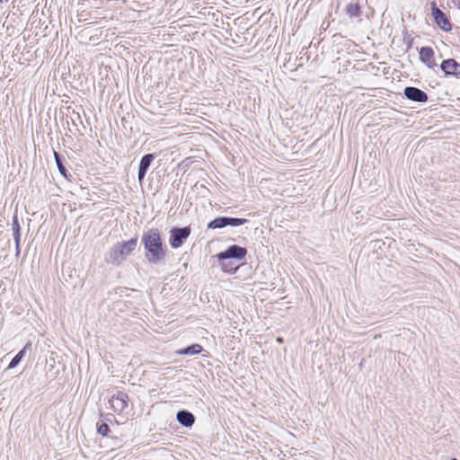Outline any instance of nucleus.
<instances>
[{
    "mask_svg": "<svg viewBox=\"0 0 460 460\" xmlns=\"http://www.w3.org/2000/svg\"><path fill=\"white\" fill-rule=\"evenodd\" d=\"M226 217H217L208 223V227L212 229H219L226 226Z\"/></svg>",
    "mask_w": 460,
    "mask_h": 460,
    "instance_id": "nucleus-14",
    "label": "nucleus"
},
{
    "mask_svg": "<svg viewBox=\"0 0 460 460\" xmlns=\"http://www.w3.org/2000/svg\"><path fill=\"white\" fill-rule=\"evenodd\" d=\"M169 234L170 245L173 249H177L181 247L183 244L184 241L190 236V228L189 226L182 228L173 227L170 230Z\"/></svg>",
    "mask_w": 460,
    "mask_h": 460,
    "instance_id": "nucleus-3",
    "label": "nucleus"
},
{
    "mask_svg": "<svg viewBox=\"0 0 460 460\" xmlns=\"http://www.w3.org/2000/svg\"><path fill=\"white\" fill-rule=\"evenodd\" d=\"M277 341H278L279 343H281V342H283V340H282V338L279 337V338H277Z\"/></svg>",
    "mask_w": 460,
    "mask_h": 460,
    "instance_id": "nucleus-22",
    "label": "nucleus"
},
{
    "mask_svg": "<svg viewBox=\"0 0 460 460\" xmlns=\"http://www.w3.org/2000/svg\"><path fill=\"white\" fill-rule=\"evenodd\" d=\"M221 269L227 273H234L238 269L237 266H234L232 262L226 261H219Z\"/></svg>",
    "mask_w": 460,
    "mask_h": 460,
    "instance_id": "nucleus-16",
    "label": "nucleus"
},
{
    "mask_svg": "<svg viewBox=\"0 0 460 460\" xmlns=\"http://www.w3.org/2000/svg\"><path fill=\"white\" fill-rule=\"evenodd\" d=\"M128 396L125 393L119 392L116 395L112 396L111 402L112 407L116 411H121L128 406Z\"/></svg>",
    "mask_w": 460,
    "mask_h": 460,
    "instance_id": "nucleus-9",
    "label": "nucleus"
},
{
    "mask_svg": "<svg viewBox=\"0 0 460 460\" xmlns=\"http://www.w3.org/2000/svg\"><path fill=\"white\" fill-rule=\"evenodd\" d=\"M420 59L421 62L426 64L429 68L436 66L434 60V51L429 47H422L420 50Z\"/></svg>",
    "mask_w": 460,
    "mask_h": 460,
    "instance_id": "nucleus-7",
    "label": "nucleus"
},
{
    "mask_svg": "<svg viewBox=\"0 0 460 460\" xmlns=\"http://www.w3.org/2000/svg\"><path fill=\"white\" fill-rule=\"evenodd\" d=\"M404 95L407 99L418 102H425L428 100V95L425 92L411 86H408L404 89Z\"/></svg>",
    "mask_w": 460,
    "mask_h": 460,
    "instance_id": "nucleus-6",
    "label": "nucleus"
},
{
    "mask_svg": "<svg viewBox=\"0 0 460 460\" xmlns=\"http://www.w3.org/2000/svg\"><path fill=\"white\" fill-rule=\"evenodd\" d=\"M54 155H55V160H56V163H57V165L58 167L60 173L63 174L64 176H66V168L63 165V164L61 163L58 154L57 152H54Z\"/></svg>",
    "mask_w": 460,
    "mask_h": 460,
    "instance_id": "nucleus-18",
    "label": "nucleus"
},
{
    "mask_svg": "<svg viewBox=\"0 0 460 460\" xmlns=\"http://www.w3.org/2000/svg\"><path fill=\"white\" fill-rule=\"evenodd\" d=\"M13 237H14V241H15V246H19L21 234L18 232V228L16 229L15 233L13 234Z\"/></svg>",
    "mask_w": 460,
    "mask_h": 460,
    "instance_id": "nucleus-20",
    "label": "nucleus"
},
{
    "mask_svg": "<svg viewBox=\"0 0 460 460\" xmlns=\"http://www.w3.org/2000/svg\"><path fill=\"white\" fill-rule=\"evenodd\" d=\"M142 243L146 250V257L150 263H157L165 257L161 234L157 228H152L142 235Z\"/></svg>",
    "mask_w": 460,
    "mask_h": 460,
    "instance_id": "nucleus-1",
    "label": "nucleus"
},
{
    "mask_svg": "<svg viewBox=\"0 0 460 460\" xmlns=\"http://www.w3.org/2000/svg\"><path fill=\"white\" fill-rule=\"evenodd\" d=\"M17 228H18V232L20 233V226H19L18 220H17L16 217H14L13 218V234L15 233Z\"/></svg>",
    "mask_w": 460,
    "mask_h": 460,
    "instance_id": "nucleus-21",
    "label": "nucleus"
},
{
    "mask_svg": "<svg viewBox=\"0 0 460 460\" xmlns=\"http://www.w3.org/2000/svg\"><path fill=\"white\" fill-rule=\"evenodd\" d=\"M247 254V250L239 245L234 244L229 246L225 252L217 255L218 261H227L229 259L242 260Z\"/></svg>",
    "mask_w": 460,
    "mask_h": 460,
    "instance_id": "nucleus-4",
    "label": "nucleus"
},
{
    "mask_svg": "<svg viewBox=\"0 0 460 460\" xmlns=\"http://www.w3.org/2000/svg\"><path fill=\"white\" fill-rule=\"evenodd\" d=\"M202 347L199 344H192L187 348L176 350L177 355H197L202 351Z\"/></svg>",
    "mask_w": 460,
    "mask_h": 460,
    "instance_id": "nucleus-12",
    "label": "nucleus"
},
{
    "mask_svg": "<svg viewBox=\"0 0 460 460\" xmlns=\"http://www.w3.org/2000/svg\"><path fill=\"white\" fill-rule=\"evenodd\" d=\"M30 347H31L30 343L26 344L25 347L15 355V357L9 363V366H8L9 369L14 368L18 366V364L22 361V359L24 357L25 350Z\"/></svg>",
    "mask_w": 460,
    "mask_h": 460,
    "instance_id": "nucleus-13",
    "label": "nucleus"
},
{
    "mask_svg": "<svg viewBox=\"0 0 460 460\" xmlns=\"http://www.w3.org/2000/svg\"><path fill=\"white\" fill-rule=\"evenodd\" d=\"M137 237L128 241L115 243L109 251L105 261L109 264L119 266L122 264L127 257L137 248Z\"/></svg>",
    "mask_w": 460,
    "mask_h": 460,
    "instance_id": "nucleus-2",
    "label": "nucleus"
},
{
    "mask_svg": "<svg viewBox=\"0 0 460 460\" xmlns=\"http://www.w3.org/2000/svg\"><path fill=\"white\" fill-rule=\"evenodd\" d=\"M97 431L100 435L105 437L110 431L109 426L106 423H102L98 426Z\"/></svg>",
    "mask_w": 460,
    "mask_h": 460,
    "instance_id": "nucleus-19",
    "label": "nucleus"
},
{
    "mask_svg": "<svg viewBox=\"0 0 460 460\" xmlns=\"http://www.w3.org/2000/svg\"><path fill=\"white\" fill-rule=\"evenodd\" d=\"M431 12L437 25L445 31L452 29L451 23L445 13L436 6L435 3L431 4Z\"/></svg>",
    "mask_w": 460,
    "mask_h": 460,
    "instance_id": "nucleus-5",
    "label": "nucleus"
},
{
    "mask_svg": "<svg viewBox=\"0 0 460 460\" xmlns=\"http://www.w3.org/2000/svg\"><path fill=\"white\" fill-rule=\"evenodd\" d=\"M155 156L153 154L145 155L139 164L138 168V181H142L145 178L147 169L149 168L151 163L153 162Z\"/></svg>",
    "mask_w": 460,
    "mask_h": 460,
    "instance_id": "nucleus-10",
    "label": "nucleus"
},
{
    "mask_svg": "<svg viewBox=\"0 0 460 460\" xmlns=\"http://www.w3.org/2000/svg\"><path fill=\"white\" fill-rule=\"evenodd\" d=\"M20 252V245L16 246V253L18 254Z\"/></svg>",
    "mask_w": 460,
    "mask_h": 460,
    "instance_id": "nucleus-23",
    "label": "nucleus"
},
{
    "mask_svg": "<svg viewBox=\"0 0 460 460\" xmlns=\"http://www.w3.org/2000/svg\"><path fill=\"white\" fill-rule=\"evenodd\" d=\"M177 420L184 427H190L195 421L194 415L185 410L180 411L176 415Z\"/></svg>",
    "mask_w": 460,
    "mask_h": 460,
    "instance_id": "nucleus-11",
    "label": "nucleus"
},
{
    "mask_svg": "<svg viewBox=\"0 0 460 460\" xmlns=\"http://www.w3.org/2000/svg\"><path fill=\"white\" fill-rule=\"evenodd\" d=\"M440 67L447 75H460V64L457 63L455 59L449 58L444 60Z\"/></svg>",
    "mask_w": 460,
    "mask_h": 460,
    "instance_id": "nucleus-8",
    "label": "nucleus"
},
{
    "mask_svg": "<svg viewBox=\"0 0 460 460\" xmlns=\"http://www.w3.org/2000/svg\"><path fill=\"white\" fill-rule=\"evenodd\" d=\"M226 226H238L245 224L247 222V219L244 218H234V217H226Z\"/></svg>",
    "mask_w": 460,
    "mask_h": 460,
    "instance_id": "nucleus-17",
    "label": "nucleus"
},
{
    "mask_svg": "<svg viewBox=\"0 0 460 460\" xmlns=\"http://www.w3.org/2000/svg\"><path fill=\"white\" fill-rule=\"evenodd\" d=\"M346 13L350 17H358L360 14V10L358 4L350 3L346 7Z\"/></svg>",
    "mask_w": 460,
    "mask_h": 460,
    "instance_id": "nucleus-15",
    "label": "nucleus"
}]
</instances>
